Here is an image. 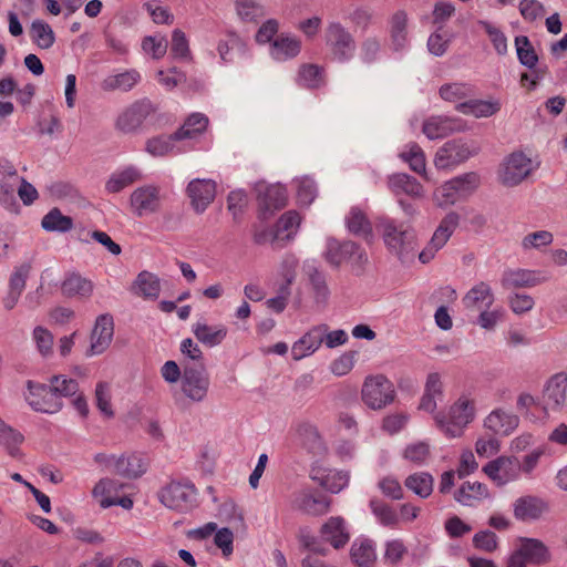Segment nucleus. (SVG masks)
I'll return each instance as SVG.
<instances>
[{"instance_id": "nucleus-17", "label": "nucleus", "mask_w": 567, "mask_h": 567, "mask_svg": "<svg viewBox=\"0 0 567 567\" xmlns=\"http://www.w3.org/2000/svg\"><path fill=\"white\" fill-rule=\"evenodd\" d=\"M216 187V182L210 178H194L188 183L186 192L196 213H204L214 202Z\"/></svg>"}, {"instance_id": "nucleus-61", "label": "nucleus", "mask_w": 567, "mask_h": 567, "mask_svg": "<svg viewBox=\"0 0 567 567\" xmlns=\"http://www.w3.org/2000/svg\"><path fill=\"white\" fill-rule=\"evenodd\" d=\"M32 339L39 353L47 358L52 354L53 350V334L44 327L37 326L32 331Z\"/></svg>"}, {"instance_id": "nucleus-13", "label": "nucleus", "mask_w": 567, "mask_h": 567, "mask_svg": "<svg viewBox=\"0 0 567 567\" xmlns=\"http://www.w3.org/2000/svg\"><path fill=\"white\" fill-rule=\"evenodd\" d=\"M533 161L523 152L508 155L499 169V181L506 186H516L533 172Z\"/></svg>"}, {"instance_id": "nucleus-27", "label": "nucleus", "mask_w": 567, "mask_h": 567, "mask_svg": "<svg viewBox=\"0 0 567 567\" xmlns=\"http://www.w3.org/2000/svg\"><path fill=\"white\" fill-rule=\"evenodd\" d=\"M301 51V42L289 34L277 35L270 43L269 54L276 61H287L296 58Z\"/></svg>"}, {"instance_id": "nucleus-34", "label": "nucleus", "mask_w": 567, "mask_h": 567, "mask_svg": "<svg viewBox=\"0 0 567 567\" xmlns=\"http://www.w3.org/2000/svg\"><path fill=\"white\" fill-rule=\"evenodd\" d=\"M456 110L464 115H472L476 118L489 117L501 110V104L498 101L470 99L458 103Z\"/></svg>"}, {"instance_id": "nucleus-37", "label": "nucleus", "mask_w": 567, "mask_h": 567, "mask_svg": "<svg viewBox=\"0 0 567 567\" xmlns=\"http://www.w3.org/2000/svg\"><path fill=\"white\" fill-rule=\"evenodd\" d=\"M350 557L358 567H371L377 559L374 543L368 538H357L351 545Z\"/></svg>"}, {"instance_id": "nucleus-30", "label": "nucleus", "mask_w": 567, "mask_h": 567, "mask_svg": "<svg viewBox=\"0 0 567 567\" xmlns=\"http://www.w3.org/2000/svg\"><path fill=\"white\" fill-rule=\"evenodd\" d=\"M321 536L334 548L343 547L350 539L346 522L340 516L330 517L321 527Z\"/></svg>"}, {"instance_id": "nucleus-19", "label": "nucleus", "mask_w": 567, "mask_h": 567, "mask_svg": "<svg viewBox=\"0 0 567 567\" xmlns=\"http://www.w3.org/2000/svg\"><path fill=\"white\" fill-rule=\"evenodd\" d=\"M152 112L151 102L137 101L126 107L117 117L115 126L123 133L136 132Z\"/></svg>"}, {"instance_id": "nucleus-15", "label": "nucleus", "mask_w": 567, "mask_h": 567, "mask_svg": "<svg viewBox=\"0 0 567 567\" xmlns=\"http://www.w3.org/2000/svg\"><path fill=\"white\" fill-rule=\"evenodd\" d=\"M114 336V320L110 313H103L95 319L90 336L87 357L102 354L110 347Z\"/></svg>"}, {"instance_id": "nucleus-21", "label": "nucleus", "mask_w": 567, "mask_h": 567, "mask_svg": "<svg viewBox=\"0 0 567 567\" xmlns=\"http://www.w3.org/2000/svg\"><path fill=\"white\" fill-rule=\"evenodd\" d=\"M547 280L540 271L530 269H507L503 272L501 285L504 289L533 288Z\"/></svg>"}, {"instance_id": "nucleus-2", "label": "nucleus", "mask_w": 567, "mask_h": 567, "mask_svg": "<svg viewBox=\"0 0 567 567\" xmlns=\"http://www.w3.org/2000/svg\"><path fill=\"white\" fill-rule=\"evenodd\" d=\"M475 417V402L466 395H462L451 405L449 415L437 413L434 420L441 431L451 439L460 437L464 429Z\"/></svg>"}, {"instance_id": "nucleus-50", "label": "nucleus", "mask_w": 567, "mask_h": 567, "mask_svg": "<svg viewBox=\"0 0 567 567\" xmlns=\"http://www.w3.org/2000/svg\"><path fill=\"white\" fill-rule=\"evenodd\" d=\"M370 508L378 522L386 527H395L399 524V516L394 508L378 498L370 501Z\"/></svg>"}, {"instance_id": "nucleus-35", "label": "nucleus", "mask_w": 567, "mask_h": 567, "mask_svg": "<svg viewBox=\"0 0 567 567\" xmlns=\"http://www.w3.org/2000/svg\"><path fill=\"white\" fill-rule=\"evenodd\" d=\"M141 81V74L134 69L125 70L121 73L111 74L102 81L104 91H123L132 90Z\"/></svg>"}, {"instance_id": "nucleus-58", "label": "nucleus", "mask_w": 567, "mask_h": 567, "mask_svg": "<svg viewBox=\"0 0 567 567\" xmlns=\"http://www.w3.org/2000/svg\"><path fill=\"white\" fill-rule=\"evenodd\" d=\"M31 270V261H23L16 266L9 279L8 290L22 295Z\"/></svg>"}, {"instance_id": "nucleus-57", "label": "nucleus", "mask_w": 567, "mask_h": 567, "mask_svg": "<svg viewBox=\"0 0 567 567\" xmlns=\"http://www.w3.org/2000/svg\"><path fill=\"white\" fill-rule=\"evenodd\" d=\"M554 240V236L548 230H537L527 234L520 241L523 250L528 251L532 249L540 250L549 246Z\"/></svg>"}, {"instance_id": "nucleus-62", "label": "nucleus", "mask_w": 567, "mask_h": 567, "mask_svg": "<svg viewBox=\"0 0 567 567\" xmlns=\"http://www.w3.org/2000/svg\"><path fill=\"white\" fill-rule=\"evenodd\" d=\"M95 404L106 417H113L114 411L111 404V386L106 382H99L95 388Z\"/></svg>"}, {"instance_id": "nucleus-31", "label": "nucleus", "mask_w": 567, "mask_h": 567, "mask_svg": "<svg viewBox=\"0 0 567 567\" xmlns=\"http://www.w3.org/2000/svg\"><path fill=\"white\" fill-rule=\"evenodd\" d=\"M488 497L487 486L480 482H465L454 494L455 501L464 506H475L478 502Z\"/></svg>"}, {"instance_id": "nucleus-14", "label": "nucleus", "mask_w": 567, "mask_h": 567, "mask_svg": "<svg viewBox=\"0 0 567 567\" xmlns=\"http://www.w3.org/2000/svg\"><path fill=\"white\" fill-rule=\"evenodd\" d=\"M460 215L455 212H450L440 223L435 229L431 240L426 247L419 254V259L422 264L430 262L435 254L444 247L447 240L453 235L458 226Z\"/></svg>"}, {"instance_id": "nucleus-54", "label": "nucleus", "mask_w": 567, "mask_h": 567, "mask_svg": "<svg viewBox=\"0 0 567 567\" xmlns=\"http://www.w3.org/2000/svg\"><path fill=\"white\" fill-rule=\"evenodd\" d=\"M300 221L301 218L297 212L289 210L285 213L276 224V228L281 236V240H291L300 225Z\"/></svg>"}, {"instance_id": "nucleus-8", "label": "nucleus", "mask_w": 567, "mask_h": 567, "mask_svg": "<svg viewBox=\"0 0 567 567\" xmlns=\"http://www.w3.org/2000/svg\"><path fill=\"white\" fill-rule=\"evenodd\" d=\"M324 41L338 62H347L354 55L355 42L352 34L339 22H330L324 32Z\"/></svg>"}, {"instance_id": "nucleus-9", "label": "nucleus", "mask_w": 567, "mask_h": 567, "mask_svg": "<svg viewBox=\"0 0 567 567\" xmlns=\"http://www.w3.org/2000/svg\"><path fill=\"white\" fill-rule=\"evenodd\" d=\"M21 176L13 163L4 157L0 158V206L4 209L18 213L19 203L16 197Z\"/></svg>"}, {"instance_id": "nucleus-60", "label": "nucleus", "mask_w": 567, "mask_h": 567, "mask_svg": "<svg viewBox=\"0 0 567 567\" xmlns=\"http://www.w3.org/2000/svg\"><path fill=\"white\" fill-rule=\"evenodd\" d=\"M297 198L300 205H310L318 195V188L315 181L308 176L296 179Z\"/></svg>"}, {"instance_id": "nucleus-24", "label": "nucleus", "mask_w": 567, "mask_h": 567, "mask_svg": "<svg viewBox=\"0 0 567 567\" xmlns=\"http://www.w3.org/2000/svg\"><path fill=\"white\" fill-rule=\"evenodd\" d=\"M324 324L312 327L291 348L292 359L299 361L313 354L323 343Z\"/></svg>"}, {"instance_id": "nucleus-41", "label": "nucleus", "mask_w": 567, "mask_h": 567, "mask_svg": "<svg viewBox=\"0 0 567 567\" xmlns=\"http://www.w3.org/2000/svg\"><path fill=\"white\" fill-rule=\"evenodd\" d=\"M93 289V282L80 275L69 276L61 286V291L65 297L87 298L92 295Z\"/></svg>"}, {"instance_id": "nucleus-45", "label": "nucleus", "mask_w": 567, "mask_h": 567, "mask_svg": "<svg viewBox=\"0 0 567 567\" xmlns=\"http://www.w3.org/2000/svg\"><path fill=\"white\" fill-rule=\"evenodd\" d=\"M306 271L309 277L316 302L326 303L330 296L326 276L313 265L307 264Z\"/></svg>"}, {"instance_id": "nucleus-4", "label": "nucleus", "mask_w": 567, "mask_h": 567, "mask_svg": "<svg viewBox=\"0 0 567 567\" xmlns=\"http://www.w3.org/2000/svg\"><path fill=\"white\" fill-rule=\"evenodd\" d=\"M480 151L481 146L475 141L451 140L437 150L434 165L437 169H452L477 155Z\"/></svg>"}, {"instance_id": "nucleus-51", "label": "nucleus", "mask_w": 567, "mask_h": 567, "mask_svg": "<svg viewBox=\"0 0 567 567\" xmlns=\"http://www.w3.org/2000/svg\"><path fill=\"white\" fill-rule=\"evenodd\" d=\"M145 472V468L138 457H115L113 473L125 477H138Z\"/></svg>"}, {"instance_id": "nucleus-49", "label": "nucleus", "mask_w": 567, "mask_h": 567, "mask_svg": "<svg viewBox=\"0 0 567 567\" xmlns=\"http://www.w3.org/2000/svg\"><path fill=\"white\" fill-rule=\"evenodd\" d=\"M30 35L40 49H50L55 42L52 28L42 20H34L31 24Z\"/></svg>"}, {"instance_id": "nucleus-47", "label": "nucleus", "mask_w": 567, "mask_h": 567, "mask_svg": "<svg viewBox=\"0 0 567 567\" xmlns=\"http://www.w3.org/2000/svg\"><path fill=\"white\" fill-rule=\"evenodd\" d=\"M41 226L47 231L66 233L73 228V220L63 215L59 208H52L42 218Z\"/></svg>"}, {"instance_id": "nucleus-40", "label": "nucleus", "mask_w": 567, "mask_h": 567, "mask_svg": "<svg viewBox=\"0 0 567 567\" xmlns=\"http://www.w3.org/2000/svg\"><path fill=\"white\" fill-rule=\"evenodd\" d=\"M133 291L145 299H157L161 292V282L157 276L142 271L133 285Z\"/></svg>"}, {"instance_id": "nucleus-44", "label": "nucleus", "mask_w": 567, "mask_h": 567, "mask_svg": "<svg viewBox=\"0 0 567 567\" xmlns=\"http://www.w3.org/2000/svg\"><path fill=\"white\" fill-rule=\"evenodd\" d=\"M399 157L403 162L408 163L413 172L420 175L425 174V154L419 144L413 142L406 144L404 148L399 153Z\"/></svg>"}, {"instance_id": "nucleus-10", "label": "nucleus", "mask_w": 567, "mask_h": 567, "mask_svg": "<svg viewBox=\"0 0 567 567\" xmlns=\"http://www.w3.org/2000/svg\"><path fill=\"white\" fill-rule=\"evenodd\" d=\"M483 472L497 487H504L520 478V461L515 456L502 455L487 462Z\"/></svg>"}, {"instance_id": "nucleus-6", "label": "nucleus", "mask_w": 567, "mask_h": 567, "mask_svg": "<svg viewBox=\"0 0 567 567\" xmlns=\"http://www.w3.org/2000/svg\"><path fill=\"white\" fill-rule=\"evenodd\" d=\"M196 488L189 482L173 481L159 494L161 503L169 509L188 512L196 506Z\"/></svg>"}, {"instance_id": "nucleus-29", "label": "nucleus", "mask_w": 567, "mask_h": 567, "mask_svg": "<svg viewBox=\"0 0 567 567\" xmlns=\"http://www.w3.org/2000/svg\"><path fill=\"white\" fill-rule=\"evenodd\" d=\"M348 231L354 236L362 237L368 243L373 240V227L365 213L359 207H351L344 218Z\"/></svg>"}, {"instance_id": "nucleus-16", "label": "nucleus", "mask_w": 567, "mask_h": 567, "mask_svg": "<svg viewBox=\"0 0 567 567\" xmlns=\"http://www.w3.org/2000/svg\"><path fill=\"white\" fill-rule=\"evenodd\" d=\"M291 507L307 515L319 516L329 511L330 499L312 488L305 487L292 494Z\"/></svg>"}, {"instance_id": "nucleus-48", "label": "nucleus", "mask_w": 567, "mask_h": 567, "mask_svg": "<svg viewBox=\"0 0 567 567\" xmlns=\"http://www.w3.org/2000/svg\"><path fill=\"white\" fill-rule=\"evenodd\" d=\"M408 17L403 11L393 14L391 19V39L395 50L404 49L408 44Z\"/></svg>"}, {"instance_id": "nucleus-39", "label": "nucleus", "mask_w": 567, "mask_h": 567, "mask_svg": "<svg viewBox=\"0 0 567 567\" xmlns=\"http://www.w3.org/2000/svg\"><path fill=\"white\" fill-rule=\"evenodd\" d=\"M140 171L134 166H127L123 169L115 171L105 183V189L115 194L141 179Z\"/></svg>"}, {"instance_id": "nucleus-18", "label": "nucleus", "mask_w": 567, "mask_h": 567, "mask_svg": "<svg viewBox=\"0 0 567 567\" xmlns=\"http://www.w3.org/2000/svg\"><path fill=\"white\" fill-rule=\"evenodd\" d=\"M130 205L138 217L157 212L161 205L159 188L154 185L136 188L130 196Z\"/></svg>"}, {"instance_id": "nucleus-7", "label": "nucleus", "mask_w": 567, "mask_h": 567, "mask_svg": "<svg viewBox=\"0 0 567 567\" xmlns=\"http://www.w3.org/2000/svg\"><path fill=\"white\" fill-rule=\"evenodd\" d=\"M395 398L393 383L384 375L368 377L362 386V400L373 410H379L392 403Z\"/></svg>"}, {"instance_id": "nucleus-1", "label": "nucleus", "mask_w": 567, "mask_h": 567, "mask_svg": "<svg viewBox=\"0 0 567 567\" xmlns=\"http://www.w3.org/2000/svg\"><path fill=\"white\" fill-rule=\"evenodd\" d=\"M383 243L388 250L401 261L412 260L416 255L417 244L415 231L389 217H380L377 221Z\"/></svg>"}, {"instance_id": "nucleus-36", "label": "nucleus", "mask_w": 567, "mask_h": 567, "mask_svg": "<svg viewBox=\"0 0 567 567\" xmlns=\"http://www.w3.org/2000/svg\"><path fill=\"white\" fill-rule=\"evenodd\" d=\"M177 142L179 140L174 137V133L171 135H158L146 141L145 151L154 157L184 152L183 147L176 145Z\"/></svg>"}, {"instance_id": "nucleus-12", "label": "nucleus", "mask_w": 567, "mask_h": 567, "mask_svg": "<svg viewBox=\"0 0 567 567\" xmlns=\"http://www.w3.org/2000/svg\"><path fill=\"white\" fill-rule=\"evenodd\" d=\"M209 377L204 364L185 365L182 375V391L194 402H202L209 389Z\"/></svg>"}, {"instance_id": "nucleus-11", "label": "nucleus", "mask_w": 567, "mask_h": 567, "mask_svg": "<svg viewBox=\"0 0 567 567\" xmlns=\"http://www.w3.org/2000/svg\"><path fill=\"white\" fill-rule=\"evenodd\" d=\"M25 400L35 412L54 414L63 409V402L53 393L49 384L27 382Z\"/></svg>"}, {"instance_id": "nucleus-43", "label": "nucleus", "mask_w": 567, "mask_h": 567, "mask_svg": "<svg viewBox=\"0 0 567 567\" xmlns=\"http://www.w3.org/2000/svg\"><path fill=\"white\" fill-rule=\"evenodd\" d=\"M404 485L419 497L427 498L433 492L434 478L427 472H417L409 475Z\"/></svg>"}, {"instance_id": "nucleus-3", "label": "nucleus", "mask_w": 567, "mask_h": 567, "mask_svg": "<svg viewBox=\"0 0 567 567\" xmlns=\"http://www.w3.org/2000/svg\"><path fill=\"white\" fill-rule=\"evenodd\" d=\"M326 261L332 267H340L342 262H349L355 271H362L368 264L365 250L352 240L340 241L328 237L322 254Z\"/></svg>"}, {"instance_id": "nucleus-46", "label": "nucleus", "mask_w": 567, "mask_h": 567, "mask_svg": "<svg viewBox=\"0 0 567 567\" xmlns=\"http://www.w3.org/2000/svg\"><path fill=\"white\" fill-rule=\"evenodd\" d=\"M515 49L519 63L529 70H534L538 63V55L528 37L517 35L515 38Z\"/></svg>"}, {"instance_id": "nucleus-52", "label": "nucleus", "mask_w": 567, "mask_h": 567, "mask_svg": "<svg viewBox=\"0 0 567 567\" xmlns=\"http://www.w3.org/2000/svg\"><path fill=\"white\" fill-rule=\"evenodd\" d=\"M49 385L60 400L73 396L79 392L78 381L64 374L53 375L50 379Z\"/></svg>"}, {"instance_id": "nucleus-20", "label": "nucleus", "mask_w": 567, "mask_h": 567, "mask_svg": "<svg viewBox=\"0 0 567 567\" xmlns=\"http://www.w3.org/2000/svg\"><path fill=\"white\" fill-rule=\"evenodd\" d=\"M514 517L524 523L538 520L547 511V503L534 495L520 496L513 503Z\"/></svg>"}, {"instance_id": "nucleus-38", "label": "nucleus", "mask_w": 567, "mask_h": 567, "mask_svg": "<svg viewBox=\"0 0 567 567\" xmlns=\"http://www.w3.org/2000/svg\"><path fill=\"white\" fill-rule=\"evenodd\" d=\"M388 186L395 195L404 193L412 197H421L423 194V187L417 179L404 173L391 175Z\"/></svg>"}, {"instance_id": "nucleus-5", "label": "nucleus", "mask_w": 567, "mask_h": 567, "mask_svg": "<svg viewBox=\"0 0 567 567\" xmlns=\"http://www.w3.org/2000/svg\"><path fill=\"white\" fill-rule=\"evenodd\" d=\"M550 560L548 547L537 538L522 537L507 558L506 567L544 565Z\"/></svg>"}, {"instance_id": "nucleus-63", "label": "nucleus", "mask_w": 567, "mask_h": 567, "mask_svg": "<svg viewBox=\"0 0 567 567\" xmlns=\"http://www.w3.org/2000/svg\"><path fill=\"white\" fill-rule=\"evenodd\" d=\"M478 23L487 33L495 51L499 55H505L508 51L507 38L505 37V34L497 27H495L488 21H480Z\"/></svg>"}, {"instance_id": "nucleus-59", "label": "nucleus", "mask_w": 567, "mask_h": 567, "mask_svg": "<svg viewBox=\"0 0 567 567\" xmlns=\"http://www.w3.org/2000/svg\"><path fill=\"white\" fill-rule=\"evenodd\" d=\"M167 40L164 35H147L142 40V50L153 59H161L167 51Z\"/></svg>"}, {"instance_id": "nucleus-23", "label": "nucleus", "mask_w": 567, "mask_h": 567, "mask_svg": "<svg viewBox=\"0 0 567 567\" xmlns=\"http://www.w3.org/2000/svg\"><path fill=\"white\" fill-rule=\"evenodd\" d=\"M518 423V416L504 409H495L484 419V427L496 436L511 435Z\"/></svg>"}, {"instance_id": "nucleus-42", "label": "nucleus", "mask_w": 567, "mask_h": 567, "mask_svg": "<svg viewBox=\"0 0 567 567\" xmlns=\"http://www.w3.org/2000/svg\"><path fill=\"white\" fill-rule=\"evenodd\" d=\"M24 436L0 417V445L12 457L20 455V445Z\"/></svg>"}, {"instance_id": "nucleus-22", "label": "nucleus", "mask_w": 567, "mask_h": 567, "mask_svg": "<svg viewBox=\"0 0 567 567\" xmlns=\"http://www.w3.org/2000/svg\"><path fill=\"white\" fill-rule=\"evenodd\" d=\"M255 189L259 206L265 213L281 209L287 204V190L281 184L267 185L260 182Z\"/></svg>"}, {"instance_id": "nucleus-64", "label": "nucleus", "mask_w": 567, "mask_h": 567, "mask_svg": "<svg viewBox=\"0 0 567 567\" xmlns=\"http://www.w3.org/2000/svg\"><path fill=\"white\" fill-rule=\"evenodd\" d=\"M320 484L331 493H339L349 484L347 472L329 471Z\"/></svg>"}, {"instance_id": "nucleus-33", "label": "nucleus", "mask_w": 567, "mask_h": 567, "mask_svg": "<svg viewBox=\"0 0 567 567\" xmlns=\"http://www.w3.org/2000/svg\"><path fill=\"white\" fill-rule=\"evenodd\" d=\"M567 379L564 374L550 378L544 390V402L547 409H556L566 401Z\"/></svg>"}, {"instance_id": "nucleus-25", "label": "nucleus", "mask_w": 567, "mask_h": 567, "mask_svg": "<svg viewBox=\"0 0 567 567\" xmlns=\"http://www.w3.org/2000/svg\"><path fill=\"white\" fill-rule=\"evenodd\" d=\"M494 301V292L491 286L485 281H480L474 285L462 299L465 309L477 312L489 309Z\"/></svg>"}, {"instance_id": "nucleus-55", "label": "nucleus", "mask_w": 567, "mask_h": 567, "mask_svg": "<svg viewBox=\"0 0 567 567\" xmlns=\"http://www.w3.org/2000/svg\"><path fill=\"white\" fill-rule=\"evenodd\" d=\"M298 82L306 87H319L323 83V70L316 64H305L299 70Z\"/></svg>"}, {"instance_id": "nucleus-56", "label": "nucleus", "mask_w": 567, "mask_h": 567, "mask_svg": "<svg viewBox=\"0 0 567 567\" xmlns=\"http://www.w3.org/2000/svg\"><path fill=\"white\" fill-rule=\"evenodd\" d=\"M454 190L460 198L471 195L480 185V176L474 173H466L451 179Z\"/></svg>"}, {"instance_id": "nucleus-32", "label": "nucleus", "mask_w": 567, "mask_h": 567, "mask_svg": "<svg viewBox=\"0 0 567 567\" xmlns=\"http://www.w3.org/2000/svg\"><path fill=\"white\" fill-rule=\"evenodd\" d=\"M208 124L209 120L204 113H192L174 133V137H177L179 142L184 140H195L206 131Z\"/></svg>"}, {"instance_id": "nucleus-26", "label": "nucleus", "mask_w": 567, "mask_h": 567, "mask_svg": "<svg viewBox=\"0 0 567 567\" xmlns=\"http://www.w3.org/2000/svg\"><path fill=\"white\" fill-rule=\"evenodd\" d=\"M461 130L462 124L460 120L442 115L426 118L422 126V131L429 140L444 138Z\"/></svg>"}, {"instance_id": "nucleus-28", "label": "nucleus", "mask_w": 567, "mask_h": 567, "mask_svg": "<svg viewBox=\"0 0 567 567\" xmlns=\"http://www.w3.org/2000/svg\"><path fill=\"white\" fill-rule=\"evenodd\" d=\"M192 331L200 343L209 348L219 346L228 333V329L225 324L209 326L204 321L194 323Z\"/></svg>"}, {"instance_id": "nucleus-53", "label": "nucleus", "mask_w": 567, "mask_h": 567, "mask_svg": "<svg viewBox=\"0 0 567 567\" xmlns=\"http://www.w3.org/2000/svg\"><path fill=\"white\" fill-rule=\"evenodd\" d=\"M473 89L467 83H449L440 87V95L443 100L454 102L456 105L462 103L461 101L471 96Z\"/></svg>"}]
</instances>
